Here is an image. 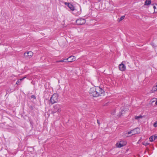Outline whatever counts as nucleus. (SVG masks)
<instances>
[{
    "mask_svg": "<svg viewBox=\"0 0 157 157\" xmlns=\"http://www.w3.org/2000/svg\"><path fill=\"white\" fill-rule=\"evenodd\" d=\"M132 135L137 134L140 132V129L139 128H137L134 129L132 130Z\"/></svg>",
    "mask_w": 157,
    "mask_h": 157,
    "instance_id": "nucleus-8",
    "label": "nucleus"
},
{
    "mask_svg": "<svg viewBox=\"0 0 157 157\" xmlns=\"http://www.w3.org/2000/svg\"><path fill=\"white\" fill-rule=\"evenodd\" d=\"M68 6L71 10H74V6L71 4H70V5Z\"/></svg>",
    "mask_w": 157,
    "mask_h": 157,
    "instance_id": "nucleus-12",
    "label": "nucleus"
},
{
    "mask_svg": "<svg viewBox=\"0 0 157 157\" xmlns=\"http://www.w3.org/2000/svg\"><path fill=\"white\" fill-rule=\"evenodd\" d=\"M70 3H67V2H65V5L67 6H68L70 4Z\"/></svg>",
    "mask_w": 157,
    "mask_h": 157,
    "instance_id": "nucleus-25",
    "label": "nucleus"
},
{
    "mask_svg": "<svg viewBox=\"0 0 157 157\" xmlns=\"http://www.w3.org/2000/svg\"><path fill=\"white\" fill-rule=\"evenodd\" d=\"M157 100V99L156 98H153V99H152V102H151V103H152L153 102Z\"/></svg>",
    "mask_w": 157,
    "mask_h": 157,
    "instance_id": "nucleus-22",
    "label": "nucleus"
},
{
    "mask_svg": "<svg viewBox=\"0 0 157 157\" xmlns=\"http://www.w3.org/2000/svg\"><path fill=\"white\" fill-rule=\"evenodd\" d=\"M97 122H98V124H100V123H99V121H98V120H97Z\"/></svg>",
    "mask_w": 157,
    "mask_h": 157,
    "instance_id": "nucleus-28",
    "label": "nucleus"
},
{
    "mask_svg": "<svg viewBox=\"0 0 157 157\" xmlns=\"http://www.w3.org/2000/svg\"><path fill=\"white\" fill-rule=\"evenodd\" d=\"M151 3V0H146L145 1V5L148 6L150 5Z\"/></svg>",
    "mask_w": 157,
    "mask_h": 157,
    "instance_id": "nucleus-11",
    "label": "nucleus"
},
{
    "mask_svg": "<svg viewBox=\"0 0 157 157\" xmlns=\"http://www.w3.org/2000/svg\"><path fill=\"white\" fill-rule=\"evenodd\" d=\"M76 22L78 25H82L85 23L86 21L84 19L80 18L77 19Z\"/></svg>",
    "mask_w": 157,
    "mask_h": 157,
    "instance_id": "nucleus-4",
    "label": "nucleus"
},
{
    "mask_svg": "<svg viewBox=\"0 0 157 157\" xmlns=\"http://www.w3.org/2000/svg\"><path fill=\"white\" fill-rule=\"evenodd\" d=\"M115 110H113V112H111V114L112 115H114L115 113Z\"/></svg>",
    "mask_w": 157,
    "mask_h": 157,
    "instance_id": "nucleus-23",
    "label": "nucleus"
},
{
    "mask_svg": "<svg viewBox=\"0 0 157 157\" xmlns=\"http://www.w3.org/2000/svg\"><path fill=\"white\" fill-rule=\"evenodd\" d=\"M126 144V142L124 141H121L119 143H117L116 144V146L118 147H121L124 145Z\"/></svg>",
    "mask_w": 157,
    "mask_h": 157,
    "instance_id": "nucleus-6",
    "label": "nucleus"
},
{
    "mask_svg": "<svg viewBox=\"0 0 157 157\" xmlns=\"http://www.w3.org/2000/svg\"><path fill=\"white\" fill-rule=\"evenodd\" d=\"M54 110L52 112V113L53 114L57 112H59L61 110L60 109L61 108V106L59 105H56L54 106Z\"/></svg>",
    "mask_w": 157,
    "mask_h": 157,
    "instance_id": "nucleus-3",
    "label": "nucleus"
},
{
    "mask_svg": "<svg viewBox=\"0 0 157 157\" xmlns=\"http://www.w3.org/2000/svg\"><path fill=\"white\" fill-rule=\"evenodd\" d=\"M58 101V95L56 94H54L51 97L50 99V103L53 104L57 102Z\"/></svg>",
    "mask_w": 157,
    "mask_h": 157,
    "instance_id": "nucleus-2",
    "label": "nucleus"
},
{
    "mask_svg": "<svg viewBox=\"0 0 157 157\" xmlns=\"http://www.w3.org/2000/svg\"><path fill=\"white\" fill-rule=\"evenodd\" d=\"M89 92L90 95L94 97H98L101 96L104 91L103 90L99 87H94L90 88Z\"/></svg>",
    "mask_w": 157,
    "mask_h": 157,
    "instance_id": "nucleus-1",
    "label": "nucleus"
},
{
    "mask_svg": "<svg viewBox=\"0 0 157 157\" xmlns=\"http://www.w3.org/2000/svg\"><path fill=\"white\" fill-rule=\"evenodd\" d=\"M154 136H151L149 138V141L151 142H152L154 140Z\"/></svg>",
    "mask_w": 157,
    "mask_h": 157,
    "instance_id": "nucleus-15",
    "label": "nucleus"
},
{
    "mask_svg": "<svg viewBox=\"0 0 157 157\" xmlns=\"http://www.w3.org/2000/svg\"><path fill=\"white\" fill-rule=\"evenodd\" d=\"M33 55V53L31 51L25 52L24 54V56L25 58H29Z\"/></svg>",
    "mask_w": 157,
    "mask_h": 157,
    "instance_id": "nucleus-5",
    "label": "nucleus"
},
{
    "mask_svg": "<svg viewBox=\"0 0 157 157\" xmlns=\"http://www.w3.org/2000/svg\"><path fill=\"white\" fill-rule=\"evenodd\" d=\"M152 91V92H155L157 91V83H156V85L153 87Z\"/></svg>",
    "mask_w": 157,
    "mask_h": 157,
    "instance_id": "nucleus-10",
    "label": "nucleus"
},
{
    "mask_svg": "<svg viewBox=\"0 0 157 157\" xmlns=\"http://www.w3.org/2000/svg\"><path fill=\"white\" fill-rule=\"evenodd\" d=\"M67 61V59H63V60H59L56 61L57 63H59L60 62H66Z\"/></svg>",
    "mask_w": 157,
    "mask_h": 157,
    "instance_id": "nucleus-16",
    "label": "nucleus"
},
{
    "mask_svg": "<svg viewBox=\"0 0 157 157\" xmlns=\"http://www.w3.org/2000/svg\"><path fill=\"white\" fill-rule=\"evenodd\" d=\"M143 144L145 146H147L149 144V143L147 142H144L143 143Z\"/></svg>",
    "mask_w": 157,
    "mask_h": 157,
    "instance_id": "nucleus-18",
    "label": "nucleus"
},
{
    "mask_svg": "<svg viewBox=\"0 0 157 157\" xmlns=\"http://www.w3.org/2000/svg\"><path fill=\"white\" fill-rule=\"evenodd\" d=\"M143 117L141 115H139V116H136L135 117V118L136 120H139L140 118H142Z\"/></svg>",
    "mask_w": 157,
    "mask_h": 157,
    "instance_id": "nucleus-13",
    "label": "nucleus"
},
{
    "mask_svg": "<svg viewBox=\"0 0 157 157\" xmlns=\"http://www.w3.org/2000/svg\"><path fill=\"white\" fill-rule=\"evenodd\" d=\"M119 70L121 71H125L126 67L125 65L123 64V62L119 65Z\"/></svg>",
    "mask_w": 157,
    "mask_h": 157,
    "instance_id": "nucleus-7",
    "label": "nucleus"
},
{
    "mask_svg": "<svg viewBox=\"0 0 157 157\" xmlns=\"http://www.w3.org/2000/svg\"><path fill=\"white\" fill-rule=\"evenodd\" d=\"M154 140H155L157 139V135H154Z\"/></svg>",
    "mask_w": 157,
    "mask_h": 157,
    "instance_id": "nucleus-24",
    "label": "nucleus"
},
{
    "mask_svg": "<svg viewBox=\"0 0 157 157\" xmlns=\"http://www.w3.org/2000/svg\"><path fill=\"white\" fill-rule=\"evenodd\" d=\"M75 58L73 56H71L67 59V61H68V62L73 61L75 60Z\"/></svg>",
    "mask_w": 157,
    "mask_h": 157,
    "instance_id": "nucleus-9",
    "label": "nucleus"
},
{
    "mask_svg": "<svg viewBox=\"0 0 157 157\" xmlns=\"http://www.w3.org/2000/svg\"><path fill=\"white\" fill-rule=\"evenodd\" d=\"M153 126L155 127H157V121L154 123Z\"/></svg>",
    "mask_w": 157,
    "mask_h": 157,
    "instance_id": "nucleus-20",
    "label": "nucleus"
},
{
    "mask_svg": "<svg viewBox=\"0 0 157 157\" xmlns=\"http://www.w3.org/2000/svg\"><path fill=\"white\" fill-rule=\"evenodd\" d=\"M153 8H154V12L157 13V10H156V6H153Z\"/></svg>",
    "mask_w": 157,
    "mask_h": 157,
    "instance_id": "nucleus-19",
    "label": "nucleus"
},
{
    "mask_svg": "<svg viewBox=\"0 0 157 157\" xmlns=\"http://www.w3.org/2000/svg\"><path fill=\"white\" fill-rule=\"evenodd\" d=\"M31 98H33L34 99H36V97L34 95H32L31 96Z\"/></svg>",
    "mask_w": 157,
    "mask_h": 157,
    "instance_id": "nucleus-21",
    "label": "nucleus"
},
{
    "mask_svg": "<svg viewBox=\"0 0 157 157\" xmlns=\"http://www.w3.org/2000/svg\"><path fill=\"white\" fill-rule=\"evenodd\" d=\"M155 104H156V105H157V101H156V102L155 103Z\"/></svg>",
    "mask_w": 157,
    "mask_h": 157,
    "instance_id": "nucleus-29",
    "label": "nucleus"
},
{
    "mask_svg": "<svg viewBox=\"0 0 157 157\" xmlns=\"http://www.w3.org/2000/svg\"><path fill=\"white\" fill-rule=\"evenodd\" d=\"M25 78V77H24L18 80V81L16 82V84H19V83L21 82L24 78Z\"/></svg>",
    "mask_w": 157,
    "mask_h": 157,
    "instance_id": "nucleus-14",
    "label": "nucleus"
},
{
    "mask_svg": "<svg viewBox=\"0 0 157 157\" xmlns=\"http://www.w3.org/2000/svg\"><path fill=\"white\" fill-rule=\"evenodd\" d=\"M124 16H121V18H120V19H119V21H121V20H122L124 18Z\"/></svg>",
    "mask_w": 157,
    "mask_h": 157,
    "instance_id": "nucleus-17",
    "label": "nucleus"
},
{
    "mask_svg": "<svg viewBox=\"0 0 157 157\" xmlns=\"http://www.w3.org/2000/svg\"><path fill=\"white\" fill-rule=\"evenodd\" d=\"M125 112V111L124 110H123V109H122L121 111V114H123L124 113V112Z\"/></svg>",
    "mask_w": 157,
    "mask_h": 157,
    "instance_id": "nucleus-26",
    "label": "nucleus"
},
{
    "mask_svg": "<svg viewBox=\"0 0 157 157\" xmlns=\"http://www.w3.org/2000/svg\"><path fill=\"white\" fill-rule=\"evenodd\" d=\"M132 134V130L130 131V132H128V135L130 134Z\"/></svg>",
    "mask_w": 157,
    "mask_h": 157,
    "instance_id": "nucleus-27",
    "label": "nucleus"
}]
</instances>
